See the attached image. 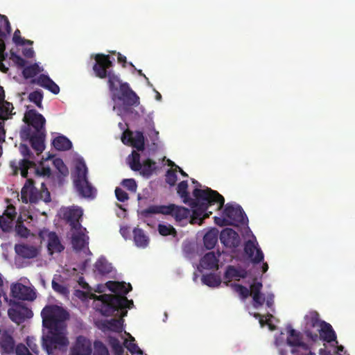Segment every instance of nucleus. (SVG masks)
I'll return each mask as SVG.
<instances>
[{
    "instance_id": "nucleus-1",
    "label": "nucleus",
    "mask_w": 355,
    "mask_h": 355,
    "mask_svg": "<svg viewBox=\"0 0 355 355\" xmlns=\"http://www.w3.org/2000/svg\"><path fill=\"white\" fill-rule=\"evenodd\" d=\"M41 316L43 327L48 329L42 336V346L48 355H60L69 344L67 324L69 314L62 307L51 304L43 308Z\"/></svg>"
},
{
    "instance_id": "nucleus-2",
    "label": "nucleus",
    "mask_w": 355,
    "mask_h": 355,
    "mask_svg": "<svg viewBox=\"0 0 355 355\" xmlns=\"http://www.w3.org/2000/svg\"><path fill=\"white\" fill-rule=\"evenodd\" d=\"M188 187L187 180L180 182L177 187V193L182 202L192 209V216L190 218L191 224L200 225L203 219L208 218L212 214L211 211H208L209 207L216 204V210L223 207L225 198L218 191L208 187L205 189L196 188L193 191L194 198H191L188 192Z\"/></svg>"
},
{
    "instance_id": "nucleus-3",
    "label": "nucleus",
    "mask_w": 355,
    "mask_h": 355,
    "mask_svg": "<svg viewBox=\"0 0 355 355\" xmlns=\"http://www.w3.org/2000/svg\"><path fill=\"white\" fill-rule=\"evenodd\" d=\"M93 70L95 76L101 79L107 78V85L113 101L123 103L125 110L139 104V97L130 88L128 83H123L119 76L110 69L113 66L109 55L96 54Z\"/></svg>"
},
{
    "instance_id": "nucleus-4",
    "label": "nucleus",
    "mask_w": 355,
    "mask_h": 355,
    "mask_svg": "<svg viewBox=\"0 0 355 355\" xmlns=\"http://www.w3.org/2000/svg\"><path fill=\"white\" fill-rule=\"evenodd\" d=\"M107 288L115 293L112 294H103L98 296L95 295V299L101 302L98 310L102 315L105 316H110L114 314L116 311L117 313L121 310V316L127 315L126 309H131L133 306V301L129 300L125 295L132 291V287L130 283L126 284L124 282H113L109 281L106 283Z\"/></svg>"
},
{
    "instance_id": "nucleus-5",
    "label": "nucleus",
    "mask_w": 355,
    "mask_h": 355,
    "mask_svg": "<svg viewBox=\"0 0 355 355\" xmlns=\"http://www.w3.org/2000/svg\"><path fill=\"white\" fill-rule=\"evenodd\" d=\"M157 214L171 215L174 217L177 222H182L183 220H187L190 216H192L189 209L174 204L168 205H151L141 211V216L145 217L150 214Z\"/></svg>"
},
{
    "instance_id": "nucleus-6",
    "label": "nucleus",
    "mask_w": 355,
    "mask_h": 355,
    "mask_svg": "<svg viewBox=\"0 0 355 355\" xmlns=\"http://www.w3.org/2000/svg\"><path fill=\"white\" fill-rule=\"evenodd\" d=\"M87 167L83 159L76 161L73 175V183L79 194L85 198L94 196V188L87 180Z\"/></svg>"
},
{
    "instance_id": "nucleus-7",
    "label": "nucleus",
    "mask_w": 355,
    "mask_h": 355,
    "mask_svg": "<svg viewBox=\"0 0 355 355\" xmlns=\"http://www.w3.org/2000/svg\"><path fill=\"white\" fill-rule=\"evenodd\" d=\"M21 199L22 202L36 204L40 200L45 202H49L51 200V194L44 183L41 185V189L39 191L34 186V180L27 179L26 183L21 191Z\"/></svg>"
},
{
    "instance_id": "nucleus-8",
    "label": "nucleus",
    "mask_w": 355,
    "mask_h": 355,
    "mask_svg": "<svg viewBox=\"0 0 355 355\" xmlns=\"http://www.w3.org/2000/svg\"><path fill=\"white\" fill-rule=\"evenodd\" d=\"M231 286L233 290L239 295L242 300H245L251 295L253 300V306L255 309L259 308L264 304L265 296L261 292L263 288L261 282L254 280L250 285V289L239 284H232Z\"/></svg>"
},
{
    "instance_id": "nucleus-9",
    "label": "nucleus",
    "mask_w": 355,
    "mask_h": 355,
    "mask_svg": "<svg viewBox=\"0 0 355 355\" xmlns=\"http://www.w3.org/2000/svg\"><path fill=\"white\" fill-rule=\"evenodd\" d=\"M41 242L47 239V250L49 254L60 253L64 250L60 239L55 232H50L48 229L44 228L38 233Z\"/></svg>"
},
{
    "instance_id": "nucleus-10",
    "label": "nucleus",
    "mask_w": 355,
    "mask_h": 355,
    "mask_svg": "<svg viewBox=\"0 0 355 355\" xmlns=\"http://www.w3.org/2000/svg\"><path fill=\"white\" fill-rule=\"evenodd\" d=\"M17 345L10 329L0 328V354L15 355Z\"/></svg>"
},
{
    "instance_id": "nucleus-11",
    "label": "nucleus",
    "mask_w": 355,
    "mask_h": 355,
    "mask_svg": "<svg viewBox=\"0 0 355 355\" xmlns=\"http://www.w3.org/2000/svg\"><path fill=\"white\" fill-rule=\"evenodd\" d=\"M223 214L229 220L230 223H233L234 226L239 224H245V221L248 220L246 214L239 205H234L227 203Z\"/></svg>"
},
{
    "instance_id": "nucleus-12",
    "label": "nucleus",
    "mask_w": 355,
    "mask_h": 355,
    "mask_svg": "<svg viewBox=\"0 0 355 355\" xmlns=\"http://www.w3.org/2000/svg\"><path fill=\"white\" fill-rule=\"evenodd\" d=\"M19 151L24 157V159L19 162L21 175L23 178H27L28 168L35 166L34 162L35 157L26 144H21Z\"/></svg>"
},
{
    "instance_id": "nucleus-13",
    "label": "nucleus",
    "mask_w": 355,
    "mask_h": 355,
    "mask_svg": "<svg viewBox=\"0 0 355 355\" xmlns=\"http://www.w3.org/2000/svg\"><path fill=\"white\" fill-rule=\"evenodd\" d=\"M8 316L12 321L19 324L33 317V311L20 303H15L14 306L8 311Z\"/></svg>"
},
{
    "instance_id": "nucleus-14",
    "label": "nucleus",
    "mask_w": 355,
    "mask_h": 355,
    "mask_svg": "<svg viewBox=\"0 0 355 355\" xmlns=\"http://www.w3.org/2000/svg\"><path fill=\"white\" fill-rule=\"evenodd\" d=\"M10 290L12 297L17 300L33 301L36 298L34 289L21 283L12 284Z\"/></svg>"
},
{
    "instance_id": "nucleus-15",
    "label": "nucleus",
    "mask_w": 355,
    "mask_h": 355,
    "mask_svg": "<svg viewBox=\"0 0 355 355\" xmlns=\"http://www.w3.org/2000/svg\"><path fill=\"white\" fill-rule=\"evenodd\" d=\"M121 140L124 144H129L138 151L144 150L145 138L141 131H136L133 133L132 131L127 130L124 132Z\"/></svg>"
},
{
    "instance_id": "nucleus-16",
    "label": "nucleus",
    "mask_w": 355,
    "mask_h": 355,
    "mask_svg": "<svg viewBox=\"0 0 355 355\" xmlns=\"http://www.w3.org/2000/svg\"><path fill=\"white\" fill-rule=\"evenodd\" d=\"M24 121L28 125L32 126L35 132H45L44 125L46 123L45 118L35 110H30L25 113Z\"/></svg>"
},
{
    "instance_id": "nucleus-17",
    "label": "nucleus",
    "mask_w": 355,
    "mask_h": 355,
    "mask_svg": "<svg viewBox=\"0 0 355 355\" xmlns=\"http://www.w3.org/2000/svg\"><path fill=\"white\" fill-rule=\"evenodd\" d=\"M306 321V330L305 334L306 336L311 338L313 341H316L318 339V335L317 333H313L308 328H315V327H320L321 323L322 320H320L319 318V313L315 311H312L309 313L304 317Z\"/></svg>"
},
{
    "instance_id": "nucleus-18",
    "label": "nucleus",
    "mask_w": 355,
    "mask_h": 355,
    "mask_svg": "<svg viewBox=\"0 0 355 355\" xmlns=\"http://www.w3.org/2000/svg\"><path fill=\"white\" fill-rule=\"evenodd\" d=\"M222 244L227 248H236L239 246L241 239L239 234L232 228H225L220 234Z\"/></svg>"
},
{
    "instance_id": "nucleus-19",
    "label": "nucleus",
    "mask_w": 355,
    "mask_h": 355,
    "mask_svg": "<svg viewBox=\"0 0 355 355\" xmlns=\"http://www.w3.org/2000/svg\"><path fill=\"white\" fill-rule=\"evenodd\" d=\"M92 352V344L89 340L79 336L70 349V355H91Z\"/></svg>"
},
{
    "instance_id": "nucleus-20",
    "label": "nucleus",
    "mask_w": 355,
    "mask_h": 355,
    "mask_svg": "<svg viewBox=\"0 0 355 355\" xmlns=\"http://www.w3.org/2000/svg\"><path fill=\"white\" fill-rule=\"evenodd\" d=\"M244 252L254 263H259L263 260V253L258 247L256 240H248L245 243Z\"/></svg>"
},
{
    "instance_id": "nucleus-21",
    "label": "nucleus",
    "mask_w": 355,
    "mask_h": 355,
    "mask_svg": "<svg viewBox=\"0 0 355 355\" xmlns=\"http://www.w3.org/2000/svg\"><path fill=\"white\" fill-rule=\"evenodd\" d=\"M83 216V211L80 208H68L63 212V219L71 227V230H79L81 228V224L79 221Z\"/></svg>"
},
{
    "instance_id": "nucleus-22",
    "label": "nucleus",
    "mask_w": 355,
    "mask_h": 355,
    "mask_svg": "<svg viewBox=\"0 0 355 355\" xmlns=\"http://www.w3.org/2000/svg\"><path fill=\"white\" fill-rule=\"evenodd\" d=\"M15 251L16 254L23 259H34L40 252V248L27 243L15 244Z\"/></svg>"
},
{
    "instance_id": "nucleus-23",
    "label": "nucleus",
    "mask_w": 355,
    "mask_h": 355,
    "mask_svg": "<svg viewBox=\"0 0 355 355\" xmlns=\"http://www.w3.org/2000/svg\"><path fill=\"white\" fill-rule=\"evenodd\" d=\"M220 252L217 251L206 253L200 259V265L202 268L207 270H218V261Z\"/></svg>"
},
{
    "instance_id": "nucleus-24",
    "label": "nucleus",
    "mask_w": 355,
    "mask_h": 355,
    "mask_svg": "<svg viewBox=\"0 0 355 355\" xmlns=\"http://www.w3.org/2000/svg\"><path fill=\"white\" fill-rule=\"evenodd\" d=\"M123 311H119V313L116 311L114 314L112 315L119 316V319L112 318L110 320H106L102 322V330L103 331L109 330L117 333H121L123 331V323L124 316H121V314Z\"/></svg>"
},
{
    "instance_id": "nucleus-25",
    "label": "nucleus",
    "mask_w": 355,
    "mask_h": 355,
    "mask_svg": "<svg viewBox=\"0 0 355 355\" xmlns=\"http://www.w3.org/2000/svg\"><path fill=\"white\" fill-rule=\"evenodd\" d=\"M27 137L29 139L31 147L35 150L37 155L41 154L44 150V132L38 133L35 132L31 134V130L28 129L26 132Z\"/></svg>"
},
{
    "instance_id": "nucleus-26",
    "label": "nucleus",
    "mask_w": 355,
    "mask_h": 355,
    "mask_svg": "<svg viewBox=\"0 0 355 355\" xmlns=\"http://www.w3.org/2000/svg\"><path fill=\"white\" fill-rule=\"evenodd\" d=\"M36 83L54 94H58L60 92L59 86L46 75L41 74L37 78Z\"/></svg>"
},
{
    "instance_id": "nucleus-27",
    "label": "nucleus",
    "mask_w": 355,
    "mask_h": 355,
    "mask_svg": "<svg viewBox=\"0 0 355 355\" xmlns=\"http://www.w3.org/2000/svg\"><path fill=\"white\" fill-rule=\"evenodd\" d=\"M320 337L327 343H331L332 341L336 340V334L333 329L332 326L326 322L325 321H322L321 323V327L319 329Z\"/></svg>"
},
{
    "instance_id": "nucleus-28",
    "label": "nucleus",
    "mask_w": 355,
    "mask_h": 355,
    "mask_svg": "<svg viewBox=\"0 0 355 355\" xmlns=\"http://www.w3.org/2000/svg\"><path fill=\"white\" fill-rule=\"evenodd\" d=\"M288 336L286 341L288 345L309 350L308 345L302 341L300 333L291 328L288 330Z\"/></svg>"
},
{
    "instance_id": "nucleus-29",
    "label": "nucleus",
    "mask_w": 355,
    "mask_h": 355,
    "mask_svg": "<svg viewBox=\"0 0 355 355\" xmlns=\"http://www.w3.org/2000/svg\"><path fill=\"white\" fill-rule=\"evenodd\" d=\"M218 230L213 228L208 231L203 237V242L205 247L207 249H213L218 242Z\"/></svg>"
},
{
    "instance_id": "nucleus-30",
    "label": "nucleus",
    "mask_w": 355,
    "mask_h": 355,
    "mask_svg": "<svg viewBox=\"0 0 355 355\" xmlns=\"http://www.w3.org/2000/svg\"><path fill=\"white\" fill-rule=\"evenodd\" d=\"M247 275V271L243 268H236L233 266H228L224 278L231 281L234 278H245Z\"/></svg>"
},
{
    "instance_id": "nucleus-31",
    "label": "nucleus",
    "mask_w": 355,
    "mask_h": 355,
    "mask_svg": "<svg viewBox=\"0 0 355 355\" xmlns=\"http://www.w3.org/2000/svg\"><path fill=\"white\" fill-rule=\"evenodd\" d=\"M52 144L56 150L61 151L68 150L72 147L71 141L63 135L55 137L53 140Z\"/></svg>"
},
{
    "instance_id": "nucleus-32",
    "label": "nucleus",
    "mask_w": 355,
    "mask_h": 355,
    "mask_svg": "<svg viewBox=\"0 0 355 355\" xmlns=\"http://www.w3.org/2000/svg\"><path fill=\"white\" fill-rule=\"evenodd\" d=\"M134 242L139 248H146L148 244V237L145 234L143 230L135 228L133 230Z\"/></svg>"
},
{
    "instance_id": "nucleus-33",
    "label": "nucleus",
    "mask_w": 355,
    "mask_h": 355,
    "mask_svg": "<svg viewBox=\"0 0 355 355\" xmlns=\"http://www.w3.org/2000/svg\"><path fill=\"white\" fill-rule=\"evenodd\" d=\"M87 240L88 237L83 233L73 235L71 238L73 248L77 251L83 250L88 244Z\"/></svg>"
},
{
    "instance_id": "nucleus-34",
    "label": "nucleus",
    "mask_w": 355,
    "mask_h": 355,
    "mask_svg": "<svg viewBox=\"0 0 355 355\" xmlns=\"http://www.w3.org/2000/svg\"><path fill=\"white\" fill-rule=\"evenodd\" d=\"M156 169V162L151 159H146L141 164V169H140V174L146 178L150 177L154 171Z\"/></svg>"
},
{
    "instance_id": "nucleus-35",
    "label": "nucleus",
    "mask_w": 355,
    "mask_h": 355,
    "mask_svg": "<svg viewBox=\"0 0 355 355\" xmlns=\"http://www.w3.org/2000/svg\"><path fill=\"white\" fill-rule=\"evenodd\" d=\"M94 267L102 275L109 274L112 268L111 264L105 258L98 259L95 263Z\"/></svg>"
},
{
    "instance_id": "nucleus-36",
    "label": "nucleus",
    "mask_w": 355,
    "mask_h": 355,
    "mask_svg": "<svg viewBox=\"0 0 355 355\" xmlns=\"http://www.w3.org/2000/svg\"><path fill=\"white\" fill-rule=\"evenodd\" d=\"M201 280L204 284L209 287H217L221 283L220 277L214 273L203 275Z\"/></svg>"
},
{
    "instance_id": "nucleus-37",
    "label": "nucleus",
    "mask_w": 355,
    "mask_h": 355,
    "mask_svg": "<svg viewBox=\"0 0 355 355\" xmlns=\"http://www.w3.org/2000/svg\"><path fill=\"white\" fill-rule=\"evenodd\" d=\"M135 338L130 336V340H125L124 341V346L132 354H142V350L138 347V345L135 343Z\"/></svg>"
},
{
    "instance_id": "nucleus-38",
    "label": "nucleus",
    "mask_w": 355,
    "mask_h": 355,
    "mask_svg": "<svg viewBox=\"0 0 355 355\" xmlns=\"http://www.w3.org/2000/svg\"><path fill=\"white\" fill-rule=\"evenodd\" d=\"M130 167L134 171H138L141 169V163L140 162V155L136 151L132 153V160L130 162Z\"/></svg>"
},
{
    "instance_id": "nucleus-39",
    "label": "nucleus",
    "mask_w": 355,
    "mask_h": 355,
    "mask_svg": "<svg viewBox=\"0 0 355 355\" xmlns=\"http://www.w3.org/2000/svg\"><path fill=\"white\" fill-rule=\"evenodd\" d=\"M53 164L58 171V173L60 174L59 177H67L69 175V169L67 166L64 164L62 159L60 158L55 159L53 161Z\"/></svg>"
},
{
    "instance_id": "nucleus-40",
    "label": "nucleus",
    "mask_w": 355,
    "mask_h": 355,
    "mask_svg": "<svg viewBox=\"0 0 355 355\" xmlns=\"http://www.w3.org/2000/svg\"><path fill=\"white\" fill-rule=\"evenodd\" d=\"M39 72V67L37 64L24 68L22 73L25 78H31L35 76Z\"/></svg>"
},
{
    "instance_id": "nucleus-41",
    "label": "nucleus",
    "mask_w": 355,
    "mask_h": 355,
    "mask_svg": "<svg viewBox=\"0 0 355 355\" xmlns=\"http://www.w3.org/2000/svg\"><path fill=\"white\" fill-rule=\"evenodd\" d=\"M158 232L162 236L173 235L175 236L177 232L175 229L171 225L159 224L158 225Z\"/></svg>"
},
{
    "instance_id": "nucleus-42",
    "label": "nucleus",
    "mask_w": 355,
    "mask_h": 355,
    "mask_svg": "<svg viewBox=\"0 0 355 355\" xmlns=\"http://www.w3.org/2000/svg\"><path fill=\"white\" fill-rule=\"evenodd\" d=\"M43 94L42 91L36 90L29 94L28 99L34 103L39 108H42Z\"/></svg>"
},
{
    "instance_id": "nucleus-43",
    "label": "nucleus",
    "mask_w": 355,
    "mask_h": 355,
    "mask_svg": "<svg viewBox=\"0 0 355 355\" xmlns=\"http://www.w3.org/2000/svg\"><path fill=\"white\" fill-rule=\"evenodd\" d=\"M94 347L93 355H110L107 347L101 341H95Z\"/></svg>"
},
{
    "instance_id": "nucleus-44",
    "label": "nucleus",
    "mask_w": 355,
    "mask_h": 355,
    "mask_svg": "<svg viewBox=\"0 0 355 355\" xmlns=\"http://www.w3.org/2000/svg\"><path fill=\"white\" fill-rule=\"evenodd\" d=\"M121 185L131 192L135 193L137 191V184L136 181L132 178L123 180Z\"/></svg>"
},
{
    "instance_id": "nucleus-45",
    "label": "nucleus",
    "mask_w": 355,
    "mask_h": 355,
    "mask_svg": "<svg viewBox=\"0 0 355 355\" xmlns=\"http://www.w3.org/2000/svg\"><path fill=\"white\" fill-rule=\"evenodd\" d=\"M26 345L28 349L31 350L33 354L38 355L40 353V349L36 343V340L33 337L28 336L26 338Z\"/></svg>"
},
{
    "instance_id": "nucleus-46",
    "label": "nucleus",
    "mask_w": 355,
    "mask_h": 355,
    "mask_svg": "<svg viewBox=\"0 0 355 355\" xmlns=\"http://www.w3.org/2000/svg\"><path fill=\"white\" fill-rule=\"evenodd\" d=\"M177 175L175 170L168 169L166 173V182L170 186H174L177 182Z\"/></svg>"
},
{
    "instance_id": "nucleus-47",
    "label": "nucleus",
    "mask_w": 355,
    "mask_h": 355,
    "mask_svg": "<svg viewBox=\"0 0 355 355\" xmlns=\"http://www.w3.org/2000/svg\"><path fill=\"white\" fill-rule=\"evenodd\" d=\"M15 230L17 234L23 238H27L30 234V230L24 224L17 225Z\"/></svg>"
},
{
    "instance_id": "nucleus-48",
    "label": "nucleus",
    "mask_w": 355,
    "mask_h": 355,
    "mask_svg": "<svg viewBox=\"0 0 355 355\" xmlns=\"http://www.w3.org/2000/svg\"><path fill=\"white\" fill-rule=\"evenodd\" d=\"M12 227V220L3 216L0 217V228L3 232H9Z\"/></svg>"
},
{
    "instance_id": "nucleus-49",
    "label": "nucleus",
    "mask_w": 355,
    "mask_h": 355,
    "mask_svg": "<svg viewBox=\"0 0 355 355\" xmlns=\"http://www.w3.org/2000/svg\"><path fill=\"white\" fill-rule=\"evenodd\" d=\"M115 196L120 202H125L129 199L128 194L119 187L115 189Z\"/></svg>"
},
{
    "instance_id": "nucleus-50",
    "label": "nucleus",
    "mask_w": 355,
    "mask_h": 355,
    "mask_svg": "<svg viewBox=\"0 0 355 355\" xmlns=\"http://www.w3.org/2000/svg\"><path fill=\"white\" fill-rule=\"evenodd\" d=\"M15 355H33L28 348L23 343L17 344L16 350L15 351Z\"/></svg>"
},
{
    "instance_id": "nucleus-51",
    "label": "nucleus",
    "mask_w": 355,
    "mask_h": 355,
    "mask_svg": "<svg viewBox=\"0 0 355 355\" xmlns=\"http://www.w3.org/2000/svg\"><path fill=\"white\" fill-rule=\"evenodd\" d=\"M10 58L12 60V61L19 67H24L26 61L22 58L20 55H17L14 52L10 53Z\"/></svg>"
},
{
    "instance_id": "nucleus-52",
    "label": "nucleus",
    "mask_w": 355,
    "mask_h": 355,
    "mask_svg": "<svg viewBox=\"0 0 355 355\" xmlns=\"http://www.w3.org/2000/svg\"><path fill=\"white\" fill-rule=\"evenodd\" d=\"M215 223L220 227L233 225V223H230L229 220L225 217H214Z\"/></svg>"
},
{
    "instance_id": "nucleus-53",
    "label": "nucleus",
    "mask_w": 355,
    "mask_h": 355,
    "mask_svg": "<svg viewBox=\"0 0 355 355\" xmlns=\"http://www.w3.org/2000/svg\"><path fill=\"white\" fill-rule=\"evenodd\" d=\"M4 215H6L8 219L12 220L15 218L16 212L15 208L12 205L8 206L7 209L4 212Z\"/></svg>"
},
{
    "instance_id": "nucleus-54",
    "label": "nucleus",
    "mask_w": 355,
    "mask_h": 355,
    "mask_svg": "<svg viewBox=\"0 0 355 355\" xmlns=\"http://www.w3.org/2000/svg\"><path fill=\"white\" fill-rule=\"evenodd\" d=\"M52 288L55 291L62 294L67 292V288L64 286L55 282L54 280L52 281Z\"/></svg>"
},
{
    "instance_id": "nucleus-55",
    "label": "nucleus",
    "mask_w": 355,
    "mask_h": 355,
    "mask_svg": "<svg viewBox=\"0 0 355 355\" xmlns=\"http://www.w3.org/2000/svg\"><path fill=\"white\" fill-rule=\"evenodd\" d=\"M6 45L3 40L0 39V60H5L7 53L5 52Z\"/></svg>"
},
{
    "instance_id": "nucleus-56",
    "label": "nucleus",
    "mask_w": 355,
    "mask_h": 355,
    "mask_svg": "<svg viewBox=\"0 0 355 355\" xmlns=\"http://www.w3.org/2000/svg\"><path fill=\"white\" fill-rule=\"evenodd\" d=\"M12 40L14 43L17 45H19L22 42V37H21V33L19 30H16L14 33Z\"/></svg>"
},
{
    "instance_id": "nucleus-57",
    "label": "nucleus",
    "mask_w": 355,
    "mask_h": 355,
    "mask_svg": "<svg viewBox=\"0 0 355 355\" xmlns=\"http://www.w3.org/2000/svg\"><path fill=\"white\" fill-rule=\"evenodd\" d=\"M22 53L24 56L28 58H32L35 55V52L33 48H26L23 49Z\"/></svg>"
},
{
    "instance_id": "nucleus-58",
    "label": "nucleus",
    "mask_w": 355,
    "mask_h": 355,
    "mask_svg": "<svg viewBox=\"0 0 355 355\" xmlns=\"http://www.w3.org/2000/svg\"><path fill=\"white\" fill-rule=\"evenodd\" d=\"M0 20L3 21L6 30L8 31V33H10L11 31V27L8 17L0 14Z\"/></svg>"
},
{
    "instance_id": "nucleus-59",
    "label": "nucleus",
    "mask_w": 355,
    "mask_h": 355,
    "mask_svg": "<svg viewBox=\"0 0 355 355\" xmlns=\"http://www.w3.org/2000/svg\"><path fill=\"white\" fill-rule=\"evenodd\" d=\"M119 340L115 337H109V345L112 349L120 345Z\"/></svg>"
},
{
    "instance_id": "nucleus-60",
    "label": "nucleus",
    "mask_w": 355,
    "mask_h": 355,
    "mask_svg": "<svg viewBox=\"0 0 355 355\" xmlns=\"http://www.w3.org/2000/svg\"><path fill=\"white\" fill-rule=\"evenodd\" d=\"M265 302H266L267 306L271 307L274 303V295L272 293L268 294L266 299L265 298Z\"/></svg>"
},
{
    "instance_id": "nucleus-61",
    "label": "nucleus",
    "mask_w": 355,
    "mask_h": 355,
    "mask_svg": "<svg viewBox=\"0 0 355 355\" xmlns=\"http://www.w3.org/2000/svg\"><path fill=\"white\" fill-rule=\"evenodd\" d=\"M117 60L119 63L122 64L123 67H125L127 64L126 57L120 53H117Z\"/></svg>"
},
{
    "instance_id": "nucleus-62",
    "label": "nucleus",
    "mask_w": 355,
    "mask_h": 355,
    "mask_svg": "<svg viewBox=\"0 0 355 355\" xmlns=\"http://www.w3.org/2000/svg\"><path fill=\"white\" fill-rule=\"evenodd\" d=\"M78 284L83 288V289H88L89 288V284L85 281V279L83 277H80L78 279Z\"/></svg>"
},
{
    "instance_id": "nucleus-63",
    "label": "nucleus",
    "mask_w": 355,
    "mask_h": 355,
    "mask_svg": "<svg viewBox=\"0 0 355 355\" xmlns=\"http://www.w3.org/2000/svg\"><path fill=\"white\" fill-rule=\"evenodd\" d=\"M112 349L116 355H123L124 349L121 344Z\"/></svg>"
},
{
    "instance_id": "nucleus-64",
    "label": "nucleus",
    "mask_w": 355,
    "mask_h": 355,
    "mask_svg": "<svg viewBox=\"0 0 355 355\" xmlns=\"http://www.w3.org/2000/svg\"><path fill=\"white\" fill-rule=\"evenodd\" d=\"M159 136V132L157 131L154 126H153L152 132L149 134V137L153 140H157Z\"/></svg>"
}]
</instances>
